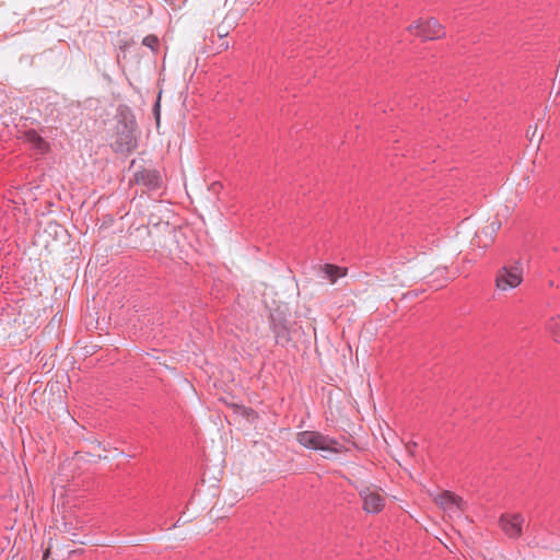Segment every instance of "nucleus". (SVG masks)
<instances>
[{
	"instance_id": "7",
	"label": "nucleus",
	"mask_w": 560,
	"mask_h": 560,
	"mask_svg": "<svg viewBox=\"0 0 560 560\" xmlns=\"http://www.w3.org/2000/svg\"><path fill=\"white\" fill-rule=\"evenodd\" d=\"M360 498L363 501V510L368 513H378L383 510L385 503L384 498L370 488H364L359 491Z\"/></svg>"
},
{
	"instance_id": "9",
	"label": "nucleus",
	"mask_w": 560,
	"mask_h": 560,
	"mask_svg": "<svg viewBox=\"0 0 560 560\" xmlns=\"http://www.w3.org/2000/svg\"><path fill=\"white\" fill-rule=\"evenodd\" d=\"M324 272L326 278L329 279L332 283L336 282L338 278L345 276L340 267L330 264H326L324 266Z\"/></svg>"
},
{
	"instance_id": "15",
	"label": "nucleus",
	"mask_w": 560,
	"mask_h": 560,
	"mask_svg": "<svg viewBox=\"0 0 560 560\" xmlns=\"http://www.w3.org/2000/svg\"><path fill=\"white\" fill-rule=\"evenodd\" d=\"M137 163L138 161L136 159H133L131 162H130V165H129V170L137 166Z\"/></svg>"
},
{
	"instance_id": "10",
	"label": "nucleus",
	"mask_w": 560,
	"mask_h": 560,
	"mask_svg": "<svg viewBox=\"0 0 560 560\" xmlns=\"http://www.w3.org/2000/svg\"><path fill=\"white\" fill-rule=\"evenodd\" d=\"M547 328L552 334L555 341L560 342V316L550 318Z\"/></svg>"
},
{
	"instance_id": "13",
	"label": "nucleus",
	"mask_w": 560,
	"mask_h": 560,
	"mask_svg": "<svg viewBox=\"0 0 560 560\" xmlns=\"http://www.w3.org/2000/svg\"><path fill=\"white\" fill-rule=\"evenodd\" d=\"M446 495L450 498L452 504H455L458 509H463V504L465 503L462 498L452 494L450 492L446 493Z\"/></svg>"
},
{
	"instance_id": "16",
	"label": "nucleus",
	"mask_w": 560,
	"mask_h": 560,
	"mask_svg": "<svg viewBox=\"0 0 560 560\" xmlns=\"http://www.w3.org/2000/svg\"><path fill=\"white\" fill-rule=\"evenodd\" d=\"M49 549H47L45 552H44V556H43V560H47V558L49 557Z\"/></svg>"
},
{
	"instance_id": "8",
	"label": "nucleus",
	"mask_w": 560,
	"mask_h": 560,
	"mask_svg": "<svg viewBox=\"0 0 560 560\" xmlns=\"http://www.w3.org/2000/svg\"><path fill=\"white\" fill-rule=\"evenodd\" d=\"M24 137L36 153L44 155L50 150L49 143L35 129L25 131Z\"/></svg>"
},
{
	"instance_id": "6",
	"label": "nucleus",
	"mask_w": 560,
	"mask_h": 560,
	"mask_svg": "<svg viewBox=\"0 0 560 560\" xmlns=\"http://www.w3.org/2000/svg\"><path fill=\"white\" fill-rule=\"evenodd\" d=\"M524 517L520 513H504L499 518V525L511 539H517L523 533Z\"/></svg>"
},
{
	"instance_id": "5",
	"label": "nucleus",
	"mask_w": 560,
	"mask_h": 560,
	"mask_svg": "<svg viewBox=\"0 0 560 560\" xmlns=\"http://www.w3.org/2000/svg\"><path fill=\"white\" fill-rule=\"evenodd\" d=\"M523 268L520 262L513 266H503L497 273L495 283L501 290L516 288L522 282Z\"/></svg>"
},
{
	"instance_id": "14",
	"label": "nucleus",
	"mask_w": 560,
	"mask_h": 560,
	"mask_svg": "<svg viewBox=\"0 0 560 560\" xmlns=\"http://www.w3.org/2000/svg\"><path fill=\"white\" fill-rule=\"evenodd\" d=\"M153 115L155 117L156 125L159 126V124H160V116H161L160 97L158 98V101L155 102V104L153 106Z\"/></svg>"
},
{
	"instance_id": "12",
	"label": "nucleus",
	"mask_w": 560,
	"mask_h": 560,
	"mask_svg": "<svg viewBox=\"0 0 560 560\" xmlns=\"http://www.w3.org/2000/svg\"><path fill=\"white\" fill-rule=\"evenodd\" d=\"M273 332L277 338H282L288 334V329L282 324H273Z\"/></svg>"
},
{
	"instance_id": "2",
	"label": "nucleus",
	"mask_w": 560,
	"mask_h": 560,
	"mask_svg": "<svg viewBox=\"0 0 560 560\" xmlns=\"http://www.w3.org/2000/svg\"><path fill=\"white\" fill-rule=\"evenodd\" d=\"M296 441L306 448L315 451H326L331 453H340L342 445L328 435H324L317 431H302L296 434Z\"/></svg>"
},
{
	"instance_id": "3",
	"label": "nucleus",
	"mask_w": 560,
	"mask_h": 560,
	"mask_svg": "<svg viewBox=\"0 0 560 560\" xmlns=\"http://www.w3.org/2000/svg\"><path fill=\"white\" fill-rule=\"evenodd\" d=\"M130 184L143 186L149 191H155L162 187L163 179L160 171L155 168H145L140 165L135 171L133 176L130 179Z\"/></svg>"
},
{
	"instance_id": "4",
	"label": "nucleus",
	"mask_w": 560,
	"mask_h": 560,
	"mask_svg": "<svg viewBox=\"0 0 560 560\" xmlns=\"http://www.w3.org/2000/svg\"><path fill=\"white\" fill-rule=\"evenodd\" d=\"M409 32L423 40H433L444 35L443 26L440 22L431 18L427 21L419 20L408 27Z\"/></svg>"
},
{
	"instance_id": "11",
	"label": "nucleus",
	"mask_w": 560,
	"mask_h": 560,
	"mask_svg": "<svg viewBox=\"0 0 560 560\" xmlns=\"http://www.w3.org/2000/svg\"><path fill=\"white\" fill-rule=\"evenodd\" d=\"M142 44L151 49H155L159 46V38L154 35H148L143 38Z\"/></svg>"
},
{
	"instance_id": "1",
	"label": "nucleus",
	"mask_w": 560,
	"mask_h": 560,
	"mask_svg": "<svg viewBox=\"0 0 560 560\" xmlns=\"http://www.w3.org/2000/svg\"><path fill=\"white\" fill-rule=\"evenodd\" d=\"M138 125L132 109L119 105L110 148L115 153L128 155L138 148Z\"/></svg>"
}]
</instances>
